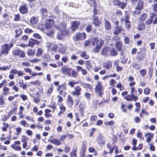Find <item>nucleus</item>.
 I'll return each instance as SVG.
<instances>
[{
    "instance_id": "nucleus-55",
    "label": "nucleus",
    "mask_w": 157,
    "mask_h": 157,
    "mask_svg": "<svg viewBox=\"0 0 157 157\" xmlns=\"http://www.w3.org/2000/svg\"><path fill=\"white\" fill-rule=\"evenodd\" d=\"M150 89L148 87L145 88L144 90V93L146 95L149 94L150 92Z\"/></svg>"
},
{
    "instance_id": "nucleus-10",
    "label": "nucleus",
    "mask_w": 157,
    "mask_h": 157,
    "mask_svg": "<svg viewBox=\"0 0 157 157\" xmlns=\"http://www.w3.org/2000/svg\"><path fill=\"white\" fill-rule=\"evenodd\" d=\"M28 7L26 4L22 6L19 8L20 13L23 14L27 13L28 11Z\"/></svg>"
},
{
    "instance_id": "nucleus-25",
    "label": "nucleus",
    "mask_w": 157,
    "mask_h": 157,
    "mask_svg": "<svg viewBox=\"0 0 157 157\" xmlns=\"http://www.w3.org/2000/svg\"><path fill=\"white\" fill-rule=\"evenodd\" d=\"M105 29L106 30H109L111 29V26L110 22L106 20H105Z\"/></svg>"
},
{
    "instance_id": "nucleus-37",
    "label": "nucleus",
    "mask_w": 157,
    "mask_h": 157,
    "mask_svg": "<svg viewBox=\"0 0 157 157\" xmlns=\"http://www.w3.org/2000/svg\"><path fill=\"white\" fill-rule=\"evenodd\" d=\"M51 112V110L48 109H46L45 110L44 115L46 117H50L52 116V115L49 113Z\"/></svg>"
},
{
    "instance_id": "nucleus-40",
    "label": "nucleus",
    "mask_w": 157,
    "mask_h": 157,
    "mask_svg": "<svg viewBox=\"0 0 157 157\" xmlns=\"http://www.w3.org/2000/svg\"><path fill=\"white\" fill-rule=\"evenodd\" d=\"M68 105L70 106H72L73 103V101L72 97L68 95L67 98Z\"/></svg>"
},
{
    "instance_id": "nucleus-12",
    "label": "nucleus",
    "mask_w": 157,
    "mask_h": 157,
    "mask_svg": "<svg viewBox=\"0 0 157 157\" xmlns=\"http://www.w3.org/2000/svg\"><path fill=\"white\" fill-rule=\"evenodd\" d=\"M40 43V42L33 39H30L28 44V46L30 47L33 48L35 44H38Z\"/></svg>"
},
{
    "instance_id": "nucleus-30",
    "label": "nucleus",
    "mask_w": 157,
    "mask_h": 157,
    "mask_svg": "<svg viewBox=\"0 0 157 157\" xmlns=\"http://www.w3.org/2000/svg\"><path fill=\"white\" fill-rule=\"evenodd\" d=\"M40 13L44 16H46L48 14L47 10L45 8H42L40 10Z\"/></svg>"
},
{
    "instance_id": "nucleus-43",
    "label": "nucleus",
    "mask_w": 157,
    "mask_h": 157,
    "mask_svg": "<svg viewBox=\"0 0 157 157\" xmlns=\"http://www.w3.org/2000/svg\"><path fill=\"white\" fill-rule=\"evenodd\" d=\"M16 33V37H18L22 33V31L21 29H18L15 31Z\"/></svg>"
},
{
    "instance_id": "nucleus-53",
    "label": "nucleus",
    "mask_w": 157,
    "mask_h": 157,
    "mask_svg": "<svg viewBox=\"0 0 157 157\" xmlns=\"http://www.w3.org/2000/svg\"><path fill=\"white\" fill-rule=\"evenodd\" d=\"M89 151L90 152H94V155H97V153L95 150L92 147H90L89 148Z\"/></svg>"
},
{
    "instance_id": "nucleus-32",
    "label": "nucleus",
    "mask_w": 157,
    "mask_h": 157,
    "mask_svg": "<svg viewBox=\"0 0 157 157\" xmlns=\"http://www.w3.org/2000/svg\"><path fill=\"white\" fill-rule=\"evenodd\" d=\"M126 21H126H125V27L127 29V30H129L131 27V22L129 21Z\"/></svg>"
},
{
    "instance_id": "nucleus-31",
    "label": "nucleus",
    "mask_w": 157,
    "mask_h": 157,
    "mask_svg": "<svg viewBox=\"0 0 157 157\" xmlns=\"http://www.w3.org/2000/svg\"><path fill=\"white\" fill-rule=\"evenodd\" d=\"M137 28L138 30L142 31L145 29V25L143 23H140L138 25Z\"/></svg>"
},
{
    "instance_id": "nucleus-34",
    "label": "nucleus",
    "mask_w": 157,
    "mask_h": 157,
    "mask_svg": "<svg viewBox=\"0 0 157 157\" xmlns=\"http://www.w3.org/2000/svg\"><path fill=\"white\" fill-rule=\"evenodd\" d=\"M77 82L75 81L74 80L70 81L68 83V85L70 86L71 87L73 88L74 87V85L78 84Z\"/></svg>"
},
{
    "instance_id": "nucleus-51",
    "label": "nucleus",
    "mask_w": 157,
    "mask_h": 157,
    "mask_svg": "<svg viewBox=\"0 0 157 157\" xmlns=\"http://www.w3.org/2000/svg\"><path fill=\"white\" fill-rule=\"evenodd\" d=\"M5 104L4 99L2 95H0V105L2 106Z\"/></svg>"
},
{
    "instance_id": "nucleus-22",
    "label": "nucleus",
    "mask_w": 157,
    "mask_h": 157,
    "mask_svg": "<svg viewBox=\"0 0 157 157\" xmlns=\"http://www.w3.org/2000/svg\"><path fill=\"white\" fill-rule=\"evenodd\" d=\"M97 141L98 143L100 145H103L105 144V140L101 136L98 137Z\"/></svg>"
},
{
    "instance_id": "nucleus-23",
    "label": "nucleus",
    "mask_w": 157,
    "mask_h": 157,
    "mask_svg": "<svg viewBox=\"0 0 157 157\" xmlns=\"http://www.w3.org/2000/svg\"><path fill=\"white\" fill-rule=\"evenodd\" d=\"M124 30V29L120 26H117L115 27V30L113 32L114 34L118 35L121 31Z\"/></svg>"
},
{
    "instance_id": "nucleus-3",
    "label": "nucleus",
    "mask_w": 157,
    "mask_h": 157,
    "mask_svg": "<svg viewBox=\"0 0 157 157\" xmlns=\"http://www.w3.org/2000/svg\"><path fill=\"white\" fill-rule=\"evenodd\" d=\"M104 89L102 83L100 81L97 82L95 86V90L98 96H101L103 94Z\"/></svg>"
},
{
    "instance_id": "nucleus-18",
    "label": "nucleus",
    "mask_w": 157,
    "mask_h": 157,
    "mask_svg": "<svg viewBox=\"0 0 157 157\" xmlns=\"http://www.w3.org/2000/svg\"><path fill=\"white\" fill-rule=\"evenodd\" d=\"M154 134L151 132H148L145 134V136L146 138V141L149 143L151 140V138L154 136Z\"/></svg>"
},
{
    "instance_id": "nucleus-39",
    "label": "nucleus",
    "mask_w": 157,
    "mask_h": 157,
    "mask_svg": "<svg viewBox=\"0 0 157 157\" xmlns=\"http://www.w3.org/2000/svg\"><path fill=\"white\" fill-rule=\"evenodd\" d=\"M11 147L15 150L20 151L21 149V147L18 145H15V144H12L11 146Z\"/></svg>"
},
{
    "instance_id": "nucleus-8",
    "label": "nucleus",
    "mask_w": 157,
    "mask_h": 157,
    "mask_svg": "<svg viewBox=\"0 0 157 157\" xmlns=\"http://www.w3.org/2000/svg\"><path fill=\"white\" fill-rule=\"evenodd\" d=\"M74 90L72 92L73 95L79 96L81 94L82 90L81 88L79 86H76L74 88Z\"/></svg>"
},
{
    "instance_id": "nucleus-47",
    "label": "nucleus",
    "mask_w": 157,
    "mask_h": 157,
    "mask_svg": "<svg viewBox=\"0 0 157 157\" xmlns=\"http://www.w3.org/2000/svg\"><path fill=\"white\" fill-rule=\"evenodd\" d=\"M141 10H139L136 7L135 10L133 11L132 13V15H139L140 14V11Z\"/></svg>"
},
{
    "instance_id": "nucleus-62",
    "label": "nucleus",
    "mask_w": 157,
    "mask_h": 157,
    "mask_svg": "<svg viewBox=\"0 0 157 157\" xmlns=\"http://www.w3.org/2000/svg\"><path fill=\"white\" fill-rule=\"evenodd\" d=\"M22 131L21 128L20 127H18L16 128V135H19Z\"/></svg>"
},
{
    "instance_id": "nucleus-35",
    "label": "nucleus",
    "mask_w": 157,
    "mask_h": 157,
    "mask_svg": "<svg viewBox=\"0 0 157 157\" xmlns=\"http://www.w3.org/2000/svg\"><path fill=\"white\" fill-rule=\"evenodd\" d=\"M35 54V51L34 50L29 49L27 52V54L29 56H33Z\"/></svg>"
},
{
    "instance_id": "nucleus-61",
    "label": "nucleus",
    "mask_w": 157,
    "mask_h": 157,
    "mask_svg": "<svg viewBox=\"0 0 157 157\" xmlns=\"http://www.w3.org/2000/svg\"><path fill=\"white\" fill-rule=\"evenodd\" d=\"M57 46L56 45H54L52 46L50 51H52L56 52L57 49Z\"/></svg>"
},
{
    "instance_id": "nucleus-63",
    "label": "nucleus",
    "mask_w": 157,
    "mask_h": 157,
    "mask_svg": "<svg viewBox=\"0 0 157 157\" xmlns=\"http://www.w3.org/2000/svg\"><path fill=\"white\" fill-rule=\"evenodd\" d=\"M136 136L138 138H140L142 140L144 139V137L142 136V134L141 132H139L138 131L137 133Z\"/></svg>"
},
{
    "instance_id": "nucleus-16",
    "label": "nucleus",
    "mask_w": 157,
    "mask_h": 157,
    "mask_svg": "<svg viewBox=\"0 0 157 157\" xmlns=\"http://www.w3.org/2000/svg\"><path fill=\"white\" fill-rule=\"evenodd\" d=\"M54 24L53 20L51 19H49L46 21V27L48 29L51 28Z\"/></svg>"
},
{
    "instance_id": "nucleus-21",
    "label": "nucleus",
    "mask_w": 157,
    "mask_h": 157,
    "mask_svg": "<svg viewBox=\"0 0 157 157\" xmlns=\"http://www.w3.org/2000/svg\"><path fill=\"white\" fill-rule=\"evenodd\" d=\"M144 2L141 0H139L136 7L139 10H142L144 8Z\"/></svg>"
},
{
    "instance_id": "nucleus-36",
    "label": "nucleus",
    "mask_w": 157,
    "mask_h": 157,
    "mask_svg": "<svg viewBox=\"0 0 157 157\" xmlns=\"http://www.w3.org/2000/svg\"><path fill=\"white\" fill-rule=\"evenodd\" d=\"M53 90V86L52 85H51L47 91V94L48 95H50L52 93Z\"/></svg>"
},
{
    "instance_id": "nucleus-2",
    "label": "nucleus",
    "mask_w": 157,
    "mask_h": 157,
    "mask_svg": "<svg viewBox=\"0 0 157 157\" xmlns=\"http://www.w3.org/2000/svg\"><path fill=\"white\" fill-rule=\"evenodd\" d=\"M13 46V44H5L2 46L0 50V56L3 55L6 56L9 53V52L11 48Z\"/></svg>"
},
{
    "instance_id": "nucleus-60",
    "label": "nucleus",
    "mask_w": 157,
    "mask_h": 157,
    "mask_svg": "<svg viewBox=\"0 0 157 157\" xmlns=\"http://www.w3.org/2000/svg\"><path fill=\"white\" fill-rule=\"evenodd\" d=\"M10 68V66H4L2 67H0V71H6V70H9Z\"/></svg>"
},
{
    "instance_id": "nucleus-42",
    "label": "nucleus",
    "mask_w": 157,
    "mask_h": 157,
    "mask_svg": "<svg viewBox=\"0 0 157 157\" xmlns=\"http://www.w3.org/2000/svg\"><path fill=\"white\" fill-rule=\"evenodd\" d=\"M43 52V50L42 49L40 48H38L36 52V56H41Z\"/></svg>"
},
{
    "instance_id": "nucleus-19",
    "label": "nucleus",
    "mask_w": 157,
    "mask_h": 157,
    "mask_svg": "<svg viewBox=\"0 0 157 157\" xmlns=\"http://www.w3.org/2000/svg\"><path fill=\"white\" fill-rule=\"evenodd\" d=\"M79 25V23L77 21H75L71 23V29L73 31H75L77 28L78 25Z\"/></svg>"
},
{
    "instance_id": "nucleus-58",
    "label": "nucleus",
    "mask_w": 157,
    "mask_h": 157,
    "mask_svg": "<svg viewBox=\"0 0 157 157\" xmlns=\"http://www.w3.org/2000/svg\"><path fill=\"white\" fill-rule=\"evenodd\" d=\"M140 72L142 77H144L146 74V70L144 69H142L140 71Z\"/></svg>"
},
{
    "instance_id": "nucleus-44",
    "label": "nucleus",
    "mask_w": 157,
    "mask_h": 157,
    "mask_svg": "<svg viewBox=\"0 0 157 157\" xmlns=\"http://www.w3.org/2000/svg\"><path fill=\"white\" fill-rule=\"evenodd\" d=\"M133 67L136 69H140L141 68V67L140 64H138L136 63L133 62L132 64Z\"/></svg>"
},
{
    "instance_id": "nucleus-26",
    "label": "nucleus",
    "mask_w": 157,
    "mask_h": 157,
    "mask_svg": "<svg viewBox=\"0 0 157 157\" xmlns=\"http://www.w3.org/2000/svg\"><path fill=\"white\" fill-rule=\"evenodd\" d=\"M2 94L5 95L10 94V89L6 87H3L2 89Z\"/></svg>"
},
{
    "instance_id": "nucleus-64",
    "label": "nucleus",
    "mask_w": 157,
    "mask_h": 157,
    "mask_svg": "<svg viewBox=\"0 0 157 157\" xmlns=\"http://www.w3.org/2000/svg\"><path fill=\"white\" fill-rule=\"evenodd\" d=\"M21 125H22L24 127H27V122L25 120H22L20 122Z\"/></svg>"
},
{
    "instance_id": "nucleus-49",
    "label": "nucleus",
    "mask_w": 157,
    "mask_h": 157,
    "mask_svg": "<svg viewBox=\"0 0 157 157\" xmlns=\"http://www.w3.org/2000/svg\"><path fill=\"white\" fill-rule=\"evenodd\" d=\"M2 17L6 21H8L10 18H11V17H10L7 13H5L2 15Z\"/></svg>"
},
{
    "instance_id": "nucleus-46",
    "label": "nucleus",
    "mask_w": 157,
    "mask_h": 157,
    "mask_svg": "<svg viewBox=\"0 0 157 157\" xmlns=\"http://www.w3.org/2000/svg\"><path fill=\"white\" fill-rule=\"evenodd\" d=\"M124 98L127 100L131 101L132 100L133 94H131V95H128L124 97Z\"/></svg>"
},
{
    "instance_id": "nucleus-6",
    "label": "nucleus",
    "mask_w": 157,
    "mask_h": 157,
    "mask_svg": "<svg viewBox=\"0 0 157 157\" xmlns=\"http://www.w3.org/2000/svg\"><path fill=\"white\" fill-rule=\"evenodd\" d=\"M12 53L14 56H17L22 58L24 57L25 56V53L23 51L19 49H13Z\"/></svg>"
},
{
    "instance_id": "nucleus-38",
    "label": "nucleus",
    "mask_w": 157,
    "mask_h": 157,
    "mask_svg": "<svg viewBox=\"0 0 157 157\" xmlns=\"http://www.w3.org/2000/svg\"><path fill=\"white\" fill-rule=\"evenodd\" d=\"M81 85L83 86V87L84 88H87L88 87L90 89H92L93 87L92 85H90V84L88 83H84L83 82H82L81 83Z\"/></svg>"
},
{
    "instance_id": "nucleus-15",
    "label": "nucleus",
    "mask_w": 157,
    "mask_h": 157,
    "mask_svg": "<svg viewBox=\"0 0 157 157\" xmlns=\"http://www.w3.org/2000/svg\"><path fill=\"white\" fill-rule=\"evenodd\" d=\"M67 49V48L66 46H62L61 47L59 48L58 52L61 54H64L66 53Z\"/></svg>"
},
{
    "instance_id": "nucleus-17",
    "label": "nucleus",
    "mask_w": 157,
    "mask_h": 157,
    "mask_svg": "<svg viewBox=\"0 0 157 157\" xmlns=\"http://www.w3.org/2000/svg\"><path fill=\"white\" fill-rule=\"evenodd\" d=\"M112 63L110 61H107L103 63V67L106 69H109L112 67Z\"/></svg>"
},
{
    "instance_id": "nucleus-13",
    "label": "nucleus",
    "mask_w": 157,
    "mask_h": 157,
    "mask_svg": "<svg viewBox=\"0 0 157 157\" xmlns=\"http://www.w3.org/2000/svg\"><path fill=\"white\" fill-rule=\"evenodd\" d=\"M145 56V52L141 51L138 53L136 57L139 60H141L144 59Z\"/></svg>"
},
{
    "instance_id": "nucleus-20",
    "label": "nucleus",
    "mask_w": 157,
    "mask_h": 157,
    "mask_svg": "<svg viewBox=\"0 0 157 157\" xmlns=\"http://www.w3.org/2000/svg\"><path fill=\"white\" fill-rule=\"evenodd\" d=\"M94 21L93 24L96 26H99L101 24V22L99 21L98 18L97 17H95L93 15Z\"/></svg>"
},
{
    "instance_id": "nucleus-4",
    "label": "nucleus",
    "mask_w": 157,
    "mask_h": 157,
    "mask_svg": "<svg viewBox=\"0 0 157 157\" xmlns=\"http://www.w3.org/2000/svg\"><path fill=\"white\" fill-rule=\"evenodd\" d=\"M86 36L84 33H76L73 36V39L75 41H78L85 39Z\"/></svg>"
},
{
    "instance_id": "nucleus-29",
    "label": "nucleus",
    "mask_w": 157,
    "mask_h": 157,
    "mask_svg": "<svg viewBox=\"0 0 157 157\" xmlns=\"http://www.w3.org/2000/svg\"><path fill=\"white\" fill-rule=\"evenodd\" d=\"M154 4L152 5V7L153 11L157 12V0H153Z\"/></svg>"
},
{
    "instance_id": "nucleus-33",
    "label": "nucleus",
    "mask_w": 157,
    "mask_h": 157,
    "mask_svg": "<svg viewBox=\"0 0 157 157\" xmlns=\"http://www.w3.org/2000/svg\"><path fill=\"white\" fill-rule=\"evenodd\" d=\"M41 84V82L39 80H36L34 81H32L29 82L30 85H34L39 86Z\"/></svg>"
},
{
    "instance_id": "nucleus-9",
    "label": "nucleus",
    "mask_w": 157,
    "mask_h": 157,
    "mask_svg": "<svg viewBox=\"0 0 157 157\" xmlns=\"http://www.w3.org/2000/svg\"><path fill=\"white\" fill-rule=\"evenodd\" d=\"M52 137V136L50 137V138L48 140V142L57 146L61 145L62 143L60 140L55 138L51 139Z\"/></svg>"
},
{
    "instance_id": "nucleus-57",
    "label": "nucleus",
    "mask_w": 157,
    "mask_h": 157,
    "mask_svg": "<svg viewBox=\"0 0 157 157\" xmlns=\"http://www.w3.org/2000/svg\"><path fill=\"white\" fill-rule=\"evenodd\" d=\"M114 124V122L113 121H111L109 122H105L104 123V124L106 126L111 125L112 126Z\"/></svg>"
},
{
    "instance_id": "nucleus-1",
    "label": "nucleus",
    "mask_w": 157,
    "mask_h": 157,
    "mask_svg": "<svg viewBox=\"0 0 157 157\" xmlns=\"http://www.w3.org/2000/svg\"><path fill=\"white\" fill-rule=\"evenodd\" d=\"M91 43L93 46H96L93 49V51L95 53H98L100 51V49L104 42L101 39H99L97 37L92 38L91 40Z\"/></svg>"
},
{
    "instance_id": "nucleus-48",
    "label": "nucleus",
    "mask_w": 157,
    "mask_h": 157,
    "mask_svg": "<svg viewBox=\"0 0 157 157\" xmlns=\"http://www.w3.org/2000/svg\"><path fill=\"white\" fill-rule=\"evenodd\" d=\"M77 149H74L70 153V156L71 157H76V152Z\"/></svg>"
},
{
    "instance_id": "nucleus-41",
    "label": "nucleus",
    "mask_w": 157,
    "mask_h": 157,
    "mask_svg": "<svg viewBox=\"0 0 157 157\" xmlns=\"http://www.w3.org/2000/svg\"><path fill=\"white\" fill-rule=\"evenodd\" d=\"M80 55L82 57L84 58L85 59H88L89 58V55H87L86 53L84 51L81 52Z\"/></svg>"
},
{
    "instance_id": "nucleus-27",
    "label": "nucleus",
    "mask_w": 157,
    "mask_h": 157,
    "mask_svg": "<svg viewBox=\"0 0 157 157\" xmlns=\"http://www.w3.org/2000/svg\"><path fill=\"white\" fill-rule=\"evenodd\" d=\"M19 84L20 86L23 89H26L27 86V85L24 83L23 80L22 79H20L19 81Z\"/></svg>"
},
{
    "instance_id": "nucleus-54",
    "label": "nucleus",
    "mask_w": 157,
    "mask_h": 157,
    "mask_svg": "<svg viewBox=\"0 0 157 157\" xmlns=\"http://www.w3.org/2000/svg\"><path fill=\"white\" fill-rule=\"evenodd\" d=\"M62 61L64 63H66L68 60V59L67 56H63L61 59Z\"/></svg>"
},
{
    "instance_id": "nucleus-14",
    "label": "nucleus",
    "mask_w": 157,
    "mask_h": 157,
    "mask_svg": "<svg viewBox=\"0 0 157 157\" xmlns=\"http://www.w3.org/2000/svg\"><path fill=\"white\" fill-rule=\"evenodd\" d=\"M38 22V18L34 17H32L30 20V25L32 26L35 25L37 24Z\"/></svg>"
},
{
    "instance_id": "nucleus-7",
    "label": "nucleus",
    "mask_w": 157,
    "mask_h": 157,
    "mask_svg": "<svg viewBox=\"0 0 157 157\" xmlns=\"http://www.w3.org/2000/svg\"><path fill=\"white\" fill-rule=\"evenodd\" d=\"M58 22H56L55 25V26L56 28L57 29H59V30L62 32L66 33V23L63 22L59 25L58 26Z\"/></svg>"
},
{
    "instance_id": "nucleus-5",
    "label": "nucleus",
    "mask_w": 157,
    "mask_h": 157,
    "mask_svg": "<svg viewBox=\"0 0 157 157\" xmlns=\"http://www.w3.org/2000/svg\"><path fill=\"white\" fill-rule=\"evenodd\" d=\"M61 70L63 74L67 75L69 77L71 76V72L72 71L71 68L68 67L66 66H64L61 68Z\"/></svg>"
},
{
    "instance_id": "nucleus-28",
    "label": "nucleus",
    "mask_w": 157,
    "mask_h": 157,
    "mask_svg": "<svg viewBox=\"0 0 157 157\" xmlns=\"http://www.w3.org/2000/svg\"><path fill=\"white\" fill-rule=\"evenodd\" d=\"M109 51V48L107 47H104L102 48L101 51V54L103 55H107Z\"/></svg>"
},
{
    "instance_id": "nucleus-50",
    "label": "nucleus",
    "mask_w": 157,
    "mask_h": 157,
    "mask_svg": "<svg viewBox=\"0 0 157 157\" xmlns=\"http://www.w3.org/2000/svg\"><path fill=\"white\" fill-rule=\"evenodd\" d=\"M110 55L112 56H115L117 55V52L114 48H113L110 50Z\"/></svg>"
},
{
    "instance_id": "nucleus-45",
    "label": "nucleus",
    "mask_w": 157,
    "mask_h": 157,
    "mask_svg": "<svg viewBox=\"0 0 157 157\" xmlns=\"http://www.w3.org/2000/svg\"><path fill=\"white\" fill-rule=\"evenodd\" d=\"M132 144L133 145V147H132V149L134 150L135 148H136V144L137 140L135 139L134 138H133L132 139Z\"/></svg>"
},
{
    "instance_id": "nucleus-52",
    "label": "nucleus",
    "mask_w": 157,
    "mask_h": 157,
    "mask_svg": "<svg viewBox=\"0 0 157 157\" xmlns=\"http://www.w3.org/2000/svg\"><path fill=\"white\" fill-rule=\"evenodd\" d=\"M147 17L146 14L145 13H143L139 17V19H140V21H144Z\"/></svg>"
},
{
    "instance_id": "nucleus-59",
    "label": "nucleus",
    "mask_w": 157,
    "mask_h": 157,
    "mask_svg": "<svg viewBox=\"0 0 157 157\" xmlns=\"http://www.w3.org/2000/svg\"><path fill=\"white\" fill-rule=\"evenodd\" d=\"M53 45V44L50 42H48L46 43V45L47 47L48 48V50L50 51L51 48L52 47Z\"/></svg>"
},
{
    "instance_id": "nucleus-24",
    "label": "nucleus",
    "mask_w": 157,
    "mask_h": 157,
    "mask_svg": "<svg viewBox=\"0 0 157 157\" xmlns=\"http://www.w3.org/2000/svg\"><path fill=\"white\" fill-rule=\"evenodd\" d=\"M115 45L116 48L118 51H121L122 46V42L121 41L116 42L115 44Z\"/></svg>"
},
{
    "instance_id": "nucleus-11",
    "label": "nucleus",
    "mask_w": 157,
    "mask_h": 157,
    "mask_svg": "<svg viewBox=\"0 0 157 157\" xmlns=\"http://www.w3.org/2000/svg\"><path fill=\"white\" fill-rule=\"evenodd\" d=\"M79 110L80 113V115L82 117L84 115V109L85 108V104L84 102H81L79 105Z\"/></svg>"
},
{
    "instance_id": "nucleus-56",
    "label": "nucleus",
    "mask_w": 157,
    "mask_h": 157,
    "mask_svg": "<svg viewBox=\"0 0 157 157\" xmlns=\"http://www.w3.org/2000/svg\"><path fill=\"white\" fill-rule=\"evenodd\" d=\"M78 75V72L74 70H73L72 71L71 76L75 78H76Z\"/></svg>"
}]
</instances>
